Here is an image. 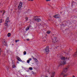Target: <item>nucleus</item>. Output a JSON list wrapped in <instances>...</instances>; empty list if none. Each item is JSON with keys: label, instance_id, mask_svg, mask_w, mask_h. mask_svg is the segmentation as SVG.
<instances>
[{"label": "nucleus", "instance_id": "obj_28", "mask_svg": "<svg viewBox=\"0 0 77 77\" xmlns=\"http://www.w3.org/2000/svg\"><path fill=\"white\" fill-rule=\"evenodd\" d=\"M19 41V40H16L15 41L16 42H17Z\"/></svg>", "mask_w": 77, "mask_h": 77}, {"label": "nucleus", "instance_id": "obj_36", "mask_svg": "<svg viewBox=\"0 0 77 77\" xmlns=\"http://www.w3.org/2000/svg\"><path fill=\"white\" fill-rule=\"evenodd\" d=\"M7 69H8V70H7V71H8V70H9V68H7Z\"/></svg>", "mask_w": 77, "mask_h": 77}, {"label": "nucleus", "instance_id": "obj_13", "mask_svg": "<svg viewBox=\"0 0 77 77\" xmlns=\"http://www.w3.org/2000/svg\"><path fill=\"white\" fill-rule=\"evenodd\" d=\"M63 74V77H67L68 76V73L66 74V75L63 74H63Z\"/></svg>", "mask_w": 77, "mask_h": 77}, {"label": "nucleus", "instance_id": "obj_40", "mask_svg": "<svg viewBox=\"0 0 77 77\" xmlns=\"http://www.w3.org/2000/svg\"><path fill=\"white\" fill-rule=\"evenodd\" d=\"M6 12L5 11L4 12V13H5Z\"/></svg>", "mask_w": 77, "mask_h": 77}, {"label": "nucleus", "instance_id": "obj_38", "mask_svg": "<svg viewBox=\"0 0 77 77\" xmlns=\"http://www.w3.org/2000/svg\"><path fill=\"white\" fill-rule=\"evenodd\" d=\"M45 77H48V76H45Z\"/></svg>", "mask_w": 77, "mask_h": 77}, {"label": "nucleus", "instance_id": "obj_20", "mask_svg": "<svg viewBox=\"0 0 77 77\" xmlns=\"http://www.w3.org/2000/svg\"><path fill=\"white\" fill-rule=\"evenodd\" d=\"M2 20H3V19H1V20H0V23H2Z\"/></svg>", "mask_w": 77, "mask_h": 77}, {"label": "nucleus", "instance_id": "obj_30", "mask_svg": "<svg viewBox=\"0 0 77 77\" xmlns=\"http://www.w3.org/2000/svg\"><path fill=\"white\" fill-rule=\"evenodd\" d=\"M46 2H50V0H46Z\"/></svg>", "mask_w": 77, "mask_h": 77}, {"label": "nucleus", "instance_id": "obj_3", "mask_svg": "<svg viewBox=\"0 0 77 77\" xmlns=\"http://www.w3.org/2000/svg\"><path fill=\"white\" fill-rule=\"evenodd\" d=\"M45 52L46 54H48L50 52V50H49V47L48 46H47L45 49Z\"/></svg>", "mask_w": 77, "mask_h": 77}, {"label": "nucleus", "instance_id": "obj_8", "mask_svg": "<svg viewBox=\"0 0 77 77\" xmlns=\"http://www.w3.org/2000/svg\"><path fill=\"white\" fill-rule=\"evenodd\" d=\"M54 75H55V72H52L51 77H54Z\"/></svg>", "mask_w": 77, "mask_h": 77}, {"label": "nucleus", "instance_id": "obj_18", "mask_svg": "<svg viewBox=\"0 0 77 77\" xmlns=\"http://www.w3.org/2000/svg\"><path fill=\"white\" fill-rule=\"evenodd\" d=\"M47 33H48V34H50V31H48L47 32Z\"/></svg>", "mask_w": 77, "mask_h": 77}, {"label": "nucleus", "instance_id": "obj_19", "mask_svg": "<svg viewBox=\"0 0 77 77\" xmlns=\"http://www.w3.org/2000/svg\"><path fill=\"white\" fill-rule=\"evenodd\" d=\"M23 54H24V55L26 54V51H24L23 52Z\"/></svg>", "mask_w": 77, "mask_h": 77}, {"label": "nucleus", "instance_id": "obj_29", "mask_svg": "<svg viewBox=\"0 0 77 77\" xmlns=\"http://www.w3.org/2000/svg\"><path fill=\"white\" fill-rule=\"evenodd\" d=\"M0 56H1V48H0Z\"/></svg>", "mask_w": 77, "mask_h": 77}, {"label": "nucleus", "instance_id": "obj_22", "mask_svg": "<svg viewBox=\"0 0 77 77\" xmlns=\"http://www.w3.org/2000/svg\"><path fill=\"white\" fill-rule=\"evenodd\" d=\"M75 3V2H74V1H72V3L73 5H74V3Z\"/></svg>", "mask_w": 77, "mask_h": 77}, {"label": "nucleus", "instance_id": "obj_11", "mask_svg": "<svg viewBox=\"0 0 77 77\" xmlns=\"http://www.w3.org/2000/svg\"><path fill=\"white\" fill-rule=\"evenodd\" d=\"M30 60H32V58H29V60H28L27 61V63H30Z\"/></svg>", "mask_w": 77, "mask_h": 77}, {"label": "nucleus", "instance_id": "obj_16", "mask_svg": "<svg viewBox=\"0 0 77 77\" xmlns=\"http://www.w3.org/2000/svg\"><path fill=\"white\" fill-rule=\"evenodd\" d=\"M55 17L56 18H59V17L58 16V15H56L55 16Z\"/></svg>", "mask_w": 77, "mask_h": 77}, {"label": "nucleus", "instance_id": "obj_21", "mask_svg": "<svg viewBox=\"0 0 77 77\" xmlns=\"http://www.w3.org/2000/svg\"><path fill=\"white\" fill-rule=\"evenodd\" d=\"M34 60L36 62H38V60H37L35 58Z\"/></svg>", "mask_w": 77, "mask_h": 77}, {"label": "nucleus", "instance_id": "obj_33", "mask_svg": "<svg viewBox=\"0 0 77 77\" xmlns=\"http://www.w3.org/2000/svg\"><path fill=\"white\" fill-rule=\"evenodd\" d=\"M5 14V13H3V14H2V16H3V15Z\"/></svg>", "mask_w": 77, "mask_h": 77}, {"label": "nucleus", "instance_id": "obj_2", "mask_svg": "<svg viewBox=\"0 0 77 77\" xmlns=\"http://www.w3.org/2000/svg\"><path fill=\"white\" fill-rule=\"evenodd\" d=\"M69 66L68 65L66 66L65 68H64L63 69V72L62 73V74H63V72H65V73H66V72H67V71H68V68H69Z\"/></svg>", "mask_w": 77, "mask_h": 77}, {"label": "nucleus", "instance_id": "obj_14", "mask_svg": "<svg viewBox=\"0 0 77 77\" xmlns=\"http://www.w3.org/2000/svg\"><path fill=\"white\" fill-rule=\"evenodd\" d=\"M11 35V34L10 33H8L7 35V36L8 37H10Z\"/></svg>", "mask_w": 77, "mask_h": 77}, {"label": "nucleus", "instance_id": "obj_5", "mask_svg": "<svg viewBox=\"0 0 77 77\" xmlns=\"http://www.w3.org/2000/svg\"><path fill=\"white\" fill-rule=\"evenodd\" d=\"M37 17L35 16V17L34 20H35V21H37V22H39V21H40L41 19L40 18H37Z\"/></svg>", "mask_w": 77, "mask_h": 77}, {"label": "nucleus", "instance_id": "obj_7", "mask_svg": "<svg viewBox=\"0 0 77 77\" xmlns=\"http://www.w3.org/2000/svg\"><path fill=\"white\" fill-rule=\"evenodd\" d=\"M56 39H57V38L56 37H54V38L53 39V42L54 44L56 43Z\"/></svg>", "mask_w": 77, "mask_h": 77}, {"label": "nucleus", "instance_id": "obj_31", "mask_svg": "<svg viewBox=\"0 0 77 77\" xmlns=\"http://www.w3.org/2000/svg\"><path fill=\"white\" fill-rule=\"evenodd\" d=\"M43 25H45V26H46V24L44 23H43Z\"/></svg>", "mask_w": 77, "mask_h": 77}, {"label": "nucleus", "instance_id": "obj_12", "mask_svg": "<svg viewBox=\"0 0 77 77\" xmlns=\"http://www.w3.org/2000/svg\"><path fill=\"white\" fill-rule=\"evenodd\" d=\"M77 51L75 52V53L73 55V56L75 57H77Z\"/></svg>", "mask_w": 77, "mask_h": 77}, {"label": "nucleus", "instance_id": "obj_39", "mask_svg": "<svg viewBox=\"0 0 77 77\" xmlns=\"http://www.w3.org/2000/svg\"><path fill=\"white\" fill-rule=\"evenodd\" d=\"M49 72V70H48V72Z\"/></svg>", "mask_w": 77, "mask_h": 77}, {"label": "nucleus", "instance_id": "obj_17", "mask_svg": "<svg viewBox=\"0 0 77 77\" xmlns=\"http://www.w3.org/2000/svg\"><path fill=\"white\" fill-rule=\"evenodd\" d=\"M29 69H30V70H33V68H32V67H29Z\"/></svg>", "mask_w": 77, "mask_h": 77}, {"label": "nucleus", "instance_id": "obj_42", "mask_svg": "<svg viewBox=\"0 0 77 77\" xmlns=\"http://www.w3.org/2000/svg\"><path fill=\"white\" fill-rule=\"evenodd\" d=\"M70 51H71V49H70Z\"/></svg>", "mask_w": 77, "mask_h": 77}, {"label": "nucleus", "instance_id": "obj_15", "mask_svg": "<svg viewBox=\"0 0 77 77\" xmlns=\"http://www.w3.org/2000/svg\"><path fill=\"white\" fill-rule=\"evenodd\" d=\"M29 30V27L28 26L26 28V31H27V30Z\"/></svg>", "mask_w": 77, "mask_h": 77}, {"label": "nucleus", "instance_id": "obj_43", "mask_svg": "<svg viewBox=\"0 0 77 77\" xmlns=\"http://www.w3.org/2000/svg\"><path fill=\"white\" fill-rule=\"evenodd\" d=\"M8 51H7V52H8Z\"/></svg>", "mask_w": 77, "mask_h": 77}, {"label": "nucleus", "instance_id": "obj_24", "mask_svg": "<svg viewBox=\"0 0 77 77\" xmlns=\"http://www.w3.org/2000/svg\"><path fill=\"white\" fill-rule=\"evenodd\" d=\"M13 68H15V65H14L12 66Z\"/></svg>", "mask_w": 77, "mask_h": 77}, {"label": "nucleus", "instance_id": "obj_25", "mask_svg": "<svg viewBox=\"0 0 77 77\" xmlns=\"http://www.w3.org/2000/svg\"><path fill=\"white\" fill-rule=\"evenodd\" d=\"M32 59H34V60H35V57H33V56H32Z\"/></svg>", "mask_w": 77, "mask_h": 77}, {"label": "nucleus", "instance_id": "obj_9", "mask_svg": "<svg viewBox=\"0 0 77 77\" xmlns=\"http://www.w3.org/2000/svg\"><path fill=\"white\" fill-rule=\"evenodd\" d=\"M3 44L5 46H8V44H7V42L6 41H4V42H3Z\"/></svg>", "mask_w": 77, "mask_h": 77}, {"label": "nucleus", "instance_id": "obj_27", "mask_svg": "<svg viewBox=\"0 0 77 77\" xmlns=\"http://www.w3.org/2000/svg\"><path fill=\"white\" fill-rule=\"evenodd\" d=\"M26 20H28V17H26L25 18Z\"/></svg>", "mask_w": 77, "mask_h": 77}, {"label": "nucleus", "instance_id": "obj_45", "mask_svg": "<svg viewBox=\"0 0 77 77\" xmlns=\"http://www.w3.org/2000/svg\"><path fill=\"white\" fill-rule=\"evenodd\" d=\"M68 59L69 60V58H68Z\"/></svg>", "mask_w": 77, "mask_h": 77}, {"label": "nucleus", "instance_id": "obj_34", "mask_svg": "<svg viewBox=\"0 0 77 77\" xmlns=\"http://www.w3.org/2000/svg\"><path fill=\"white\" fill-rule=\"evenodd\" d=\"M75 77V76L73 75L72 76V77Z\"/></svg>", "mask_w": 77, "mask_h": 77}, {"label": "nucleus", "instance_id": "obj_10", "mask_svg": "<svg viewBox=\"0 0 77 77\" xmlns=\"http://www.w3.org/2000/svg\"><path fill=\"white\" fill-rule=\"evenodd\" d=\"M17 60H18L19 61H20V62L22 61V60L19 57H17Z\"/></svg>", "mask_w": 77, "mask_h": 77}, {"label": "nucleus", "instance_id": "obj_26", "mask_svg": "<svg viewBox=\"0 0 77 77\" xmlns=\"http://www.w3.org/2000/svg\"><path fill=\"white\" fill-rule=\"evenodd\" d=\"M32 73L34 75H35V74H36V73H35L34 72H32Z\"/></svg>", "mask_w": 77, "mask_h": 77}, {"label": "nucleus", "instance_id": "obj_6", "mask_svg": "<svg viewBox=\"0 0 77 77\" xmlns=\"http://www.w3.org/2000/svg\"><path fill=\"white\" fill-rule=\"evenodd\" d=\"M22 5H23V2H20L19 5L18 6V8L19 9H20L22 7Z\"/></svg>", "mask_w": 77, "mask_h": 77}, {"label": "nucleus", "instance_id": "obj_37", "mask_svg": "<svg viewBox=\"0 0 77 77\" xmlns=\"http://www.w3.org/2000/svg\"><path fill=\"white\" fill-rule=\"evenodd\" d=\"M17 63H18V61H17Z\"/></svg>", "mask_w": 77, "mask_h": 77}, {"label": "nucleus", "instance_id": "obj_1", "mask_svg": "<svg viewBox=\"0 0 77 77\" xmlns=\"http://www.w3.org/2000/svg\"><path fill=\"white\" fill-rule=\"evenodd\" d=\"M67 59V57L65 58V57H61V59L62 60H63V61H61L60 62V66H63L64 65H65L66 64V59Z\"/></svg>", "mask_w": 77, "mask_h": 77}, {"label": "nucleus", "instance_id": "obj_35", "mask_svg": "<svg viewBox=\"0 0 77 77\" xmlns=\"http://www.w3.org/2000/svg\"><path fill=\"white\" fill-rule=\"evenodd\" d=\"M33 1V0H28V1Z\"/></svg>", "mask_w": 77, "mask_h": 77}, {"label": "nucleus", "instance_id": "obj_44", "mask_svg": "<svg viewBox=\"0 0 77 77\" xmlns=\"http://www.w3.org/2000/svg\"><path fill=\"white\" fill-rule=\"evenodd\" d=\"M27 77V76H25V77Z\"/></svg>", "mask_w": 77, "mask_h": 77}, {"label": "nucleus", "instance_id": "obj_4", "mask_svg": "<svg viewBox=\"0 0 77 77\" xmlns=\"http://www.w3.org/2000/svg\"><path fill=\"white\" fill-rule=\"evenodd\" d=\"M9 21V17H7V19L6 20L5 23V26H8V22Z\"/></svg>", "mask_w": 77, "mask_h": 77}, {"label": "nucleus", "instance_id": "obj_46", "mask_svg": "<svg viewBox=\"0 0 77 77\" xmlns=\"http://www.w3.org/2000/svg\"><path fill=\"white\" fill-rule=\"evenodd\" d=\"M14 45V44H13V45Z\"/></svg>", "mask_w": 77, "mask_h": 77}, {"label": "nucleus", "instance_id": "obj_23", "mask_svg": "<svg viewBox=\"0 0 77 77\" xmlns=\"http://www.w3.org/2000/svg\"><path fill=\"white\" fill-rule=\"evenodd\" d=\"M66 55H69V53H66Z\"/></svg>", "mask_w": 77, "mask_h": 77}, {"label": "nucleus", "instance_id": "obj_41", "mask_svg": "<svg viewBox=\"0 0 77 77\" xmlns=\"http://www.w3.org/2000/svg\"><path fill=\"white\" fill-rule=\"evenodd\" d=\"M1 12H2V11H1Z\"/></svg>", "mask_w": 77, "mask_h": 77}, {"label": "nucleus", "instance_id": "obj_32", "mask_svg": "<svg viewBox=\"0 0 77 77\" xmlns=\"http://www.w3.org/2000/svg\"><path fill=\"white\" fill-rule=\"evenodd\" d=\"M26 41H29V39L28 38L26 39Z\"/></svg>", "mask_w": 77, "mask_h": 77}]
</instances>
